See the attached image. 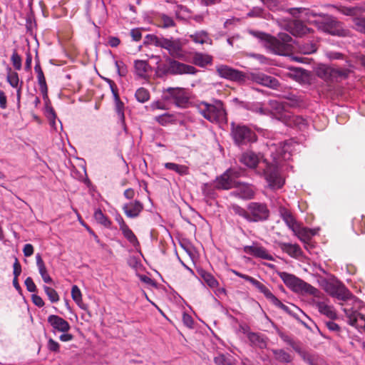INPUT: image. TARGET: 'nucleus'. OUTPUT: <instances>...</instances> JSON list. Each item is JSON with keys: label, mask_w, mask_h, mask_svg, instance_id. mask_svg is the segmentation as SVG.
<instances>
[{"label": "nucleus", "mask_w": 365, "mask_h": 365, "mask_svg": "<svg viewBox=\"0 0 365 365\" xmlns=\"http://www.w3.org/2000/svg\"><path fill=\"white\" fill-rule=\"evenodd\" d=\"M319 283L323 289L330 296L343 301L345 303L348 302V301H352L354 305L357 307L361 306V301L353 296L349 290L340 282L334 279H327L322 278L319 281Z\"/></svg>", "instance_id": "obj_1"}, {"label": "nucleus", "mask_w": 365, "mask_h": 365, "mask_svg": "<svg viewBox=\"0 0 365 365\" xmlns=\"http://www.w3.org/2000/svg\"><path fill=\"white\" fill-rule=\"evenodd\" d=\"M277 275L285 285L294 292L309 294L317 299H321L324 296L318 289L292 274L285 272H278Z\"/></svg>", "instance_id": "obj_2"}, {"label": "nucleus", "mask_w": 365, "mask_h": 365, "mask_svg": "<svg viewBox=\"0 0 365 365\" xmlns=\"http://www.w3.org/2000/svg\"><path fill=\"white\" fill-rule=\"evenodd\" d=\"M235 214L250 222L264 221L268 219L269 210L264 203L252 202L245 209L239 205L232 206Z\"/></svg>", "instance_id": "obj_3"}, {"label": "nucleus", "mask_w": 365, "mask_h": 365, "mask_svg": "<svg viewBox=\"0 0 365 365\" xmlns=\"http://www.w3.org/2000/svg\"><path fill=\"white\" fill-rule=\"evenodd\" d=\"M197 107L199 113L211 123H220L227 121V113L223 103L220 100H213L210 103L201 101Z\"/></svg>", "instance_id": "obj_4"}, {"label": "nucleus", "mask_w": 365, "mask_h": 365, "mask_svg": "<svg viewBox=\"0 0 365 365\" xmlns=\"http://www.w3.org/2000/svg\"><path fill=\"white\" fill-rule=\"evenodd\" d=\"M145 43L166 49L173 58L182 59L184 57L182 45L179 39L165 38L148 34L145 37Z\"/></svg>", "instance_id": "obj_5"}, {"label": "nucleus", "mask_w": 365, "mask_h": 365, "mask_svg": "<svg viewBox=\"0 0 365 365\" xmlns=\"http://www.w3.org/2000/svg\"><path fill=\"white\" fill-rule=\"evenodd\" d=\"M251 34L259 38L264 46L272 53L278 55H284L286 51V42L291 38L287 34H281L280 37L283 41L262 32L251 31Z\"/></svg>", "instance_id": "obj_6"}, {"label": "nucleus", "mask_w": 365, "mask_h": 365, "mask_svg": "<svg viewBox=\"0 0 365 365\" xmlns=\"http://www.w3.org/2000/svg\"><path fill=\"white\" fill-rule=\"evenodd\" d=\"M341 305L350 325L359 329L365 327V308L361 301L359 307H355L352 301H348Z\"/></svg>", "instance_id": "obj_7"}, {"label": "nucleus", "mask_w": 365, "mask_h": 365, "mask_svg": "<svg viewBox=\"0 0 365 365\" xmlns=\"http://www.w3.org/2000/svg\"><path fill=\"white\" fill-rule=\"evenodd\" d=\"M157 71L163 74L183 75L195 74L197 69L192 66L179 62L170 58L166 59V63L157 66Z\"/></svg>", "instance_id": "obj_8"}, {"label": "nucleus", "mask_w": 365, "mask_h": 365, "mask_svg": "<svg viewBox=\"0 0 365 365\" xmlns=\"http://www.w3.org/2000/svg\"><path fill=\"white\" fill-rule=\"evenodd\" d=\"M231 134L235 143L238 145H245L257 140L255 133L245 125H236L235 123H232Z\"/></svg>", "instance_id": "obj_9"}, {"label": "nucleus", "mask_w": 365, "mask_h": 365, "mask_svg": "<svg viewBox=\"0 0 365 365\" xmlns=\"http://www.w3.org/2000/svg\"><path fill=\"white\" fill-rule=\"evenodd\" d=\"M264 175L269 186L272 189L281 188L284 184V179L275 165H267L264 170Z\"/></svg>", "instance_id": "obj_10"}, {"label": "nucleus", "mask_w": 365, "mask_h": 365, "mask_svg": "<svg viewBox=\"0 0 365 365\" xmlns=\"http://www.w3.org/2000/svg\"><path fill=\"white\" fill-rule=\"evenodd\" d=\"M240 176V172L230 169L216 179L215 186L218 189L228 190L237 185V178Z\"/></svg>", "instance_id": "obj_11"}, {"label": "nucleus", "mask_w": 365, "mask_h": 365, "mask_svg": "<svg viewBox=\"0 0 365 365\" xmlns=\"http://www.w3.org/2000/svg\"><path fill=\"white\" fill-rule=\"evenodd\" d=\"M268 109L269 115L283 122L287 121L288 117H290V113L287 110L286 106L277 101H269Z\"/></svg>", "instance_id": "obj_12"}, {"label": "nucleus", "mask_w": 365, "mask_h": 365, "mask_svg": "<svg viewBox=\"0 0 365 365\" xmlns=\"http://www.w3.org/2000/svg\"><path fill=\"white\" fill-rule=\"evenodd\" d=\"M253 286H255L261 293H262L264 297L272 302L274 306L280 308L281 309L288 312L289 308L287 306L284 305L282 303L272 292L262 282L254 279L252 282L251 283Z\"/></svg>", "instance_id": "obj_13"}, {"label": "nucleus", "mask_w": 365, "mask_h": 365, "mask_svg": "<svg viewBox=\"0 0 365 365\" xmlns=\"http://www.w3.org/2000/svg\"><path fill=\"white\" fill-rule=\"evenodd\" d=\"M47 320L48 323L52 327V331L54 334L57 332L69 331L71 329L70 324L66 319L58 315H49Z\"/></svg>", "instance_id": "obj_14"}, {"label": "nucleus", "mask_w": 365, "mask_h": 365, "mask_svg": "<svg viewBox=\"0 0 365 365\" xmlns=\"http://www.w3.org/2000/svg\"><path fill=\"white\" fill-rule=\"evenodd\" d=\"M216 71L220 76L232 81H240L244 78L242 72L233 69L226 65H220L216 67Z\"/></svg>", "instance_id": "obj_15"}, {"label": "nucleus", "mask_w": 365, "mask_h": 365, "mask_svg": "<svg viewBox=\"0 0 365 365\" xmlns=\"http://www.w3.org/2000/svg\"><path fill=\"white\" fill-rule=\"evenodd\" d=\"M252 80L264 86H267L273 89L279 87L278 81L272 76H267L262 73H253L251 74Z\"/></svg>", "instance_id": "obj_16"}, {"label": "nucleus", "mask_w": 365, "mask_h": 365, "mask_svg": "<svg viewBox=\"0 0 365 365\" xmlns=\"http://www.w3.org/2000/svg\"><path fill=\"white\" fill-rule=\"evenodd\" d=\"M317 75L326 81H334L339 76H345V73L331 67L323 66L318 68Z\"/></svg>", "instance_id": "obj_17"}, {"label": "nucleus", "mask_w": 365, "mask_h": 365, "mask_svg": "<svg viewBox=\"0 0 365 365\" xmlns=\"http://www.w3.org/2000/svg\"><path fill=\"white\" fill-rule=\"evenodd\" d=\"M143 209V204L138 200L130 202L123 206V210L125 215L130 218H135L138 217Z\"/></svg>", "instance_id": "obj_18"}, {"label": "nucleus", "mask_w": 365, "mask_h": 365, "mask_svg": "<svg viewBox=\"0 0 365 365\" xmlns=\"http://www.w3.org/2000/svg\"><path fill=\"white\" fill-rule=\"evenodd\" d=\"M235 188H236L235 195L242 199H251L255 195V189L249 184L237 181Z\"/></svg>", "instance_id": "obj_19"}, {"label": "nucleus", "mask_w": 365, "mask_h": 365, "mask_svg": "<svg viewBox=\"0 0 365 365\" xmlns=\"http://www.w3.org/2000/svg\"><path fill=\"white\" fill-rule=\"evenodd\" d=\"M323 31L336 36H345L346 31L341 29V26L339 23L331 21L322 23L319 26Z\"/></svg>", "instance_id": "obj_20"}, {"label": "nucleus", "mask_w": 365, "mask_h": 365, "mask_svg": "<svg viewBox=\"0 0 365 365\" xmlns=\"http://www.w3.org/2000/svg\"><path fill=\"white\" fill-rule=\"evenodd\" d=\"M134 72L140 78L145 79L151 72V67L144 60H135L134 61Z\"/></svg>", "instance_id": "obj_21"}, {"label": "nucleus", "mask_w": 365, "mask_h": 365, "mask_svg": "<svg viewBox=\"0 0 365 365\" xmlns=\"http://www.w3.org/2000/svg\"><path fill=\"white\" fill-rule=\"evenodd\" d=\"M108 81L110 83V86L112 93L113 94L114 101H115V111H116V113H117V114L118 115V118H119L120 120L121 121V123H124V120H125L124 104L120 101V99L119 98L118 93V92H117L115 88L114 83L112 81H110V80H108Z\"/></svg>", "instance_id": "obj_22"}, {"label": "nucleus", "mask_w": 365, "mask_h": 365, "mask_svg": "<svg viewBox=\"0 0 365 365\" xmlns=\"http://www.w3.org/2000/svg\"><path fill=\"white\" fill-rule=\"evenodd\" d=\"M245 252L247 254L252 255L256 257H259L264 259L273 260L272 256L267 252V250L259 246H247L245 247Z\"/></svg>", "instance_id": "obj_23"}, {"label": "nucleus", "mask_w": 365, "mask_h": 365, "mask_svg": "<svg viewBox=\"0 0 365 365\" xmlns=\"http://www.w3.org/2000/svg\"><path fill=\"white\" fill-rule=\"evenodd\" d=\"M270 150L272 153H273V150H276V153L273 155V158L274 160H278L280 159L286 160H288L290 157L289 146L284 142L279 143L278 148H277L275 145H272L270 147Z\"/></svg>", "instance_id": "obj_24"}, {"label": "nucleus", "mask_w": 365, "mask_h": 365, "mask_svg": "<svg viewBox=\"0 0 365 365\" xmlns=\"http://www.w3.org/2000/svg\"><path fill=\"white\" fill-rule=\"evenodd\" d=\"M314 302L322 314L325 315L330 319H334L336 318V313L334 307L327 302L314 300Z\"/></svg>", "instance_id": "obj_25"}, {"label": "nucleus", "mask_w": 365, "mask_h": 365, "mask_svg": "<svg viewBox=\"0 0 365 365\" xmlns=\"http://www.w3.org/2000/svg\"><path fill=\"white\" fill-rule=\"evenodd\" d=\"M259 156L252 151H247L244 153L240 159L242 163L250 168H255L259 163Z\"/></svg>", "instance_id": "obj_26"}, {"label": "nucleus", "mask_w": 365, "mask_h": 365, "mask_svg": "<svg viewBox=\"0 0 365 365\" xmlns=\"http://www.w3.org/2000/svg\"><path fill=\"white\" fill-rule=\"evenodd\" d=\"M281 250L293 258H298L302 255L300 247L297 244L282 242L279 244Z\"/></svg>", "instance_id": "obj_27"}, {"label": "nucleus", "mask_w": 365, "mask_h": 365, "mask_svg": "<svg viewBox=\"0 0 365 365\" xmlns=\"http://www.w3.org/2000/svg\"><path fill=\"white\" fill-rule=\"evenodd\" d=\"M170 96L175 99V104L178 106H182L187 103V98L185 95V90L180 88H170L168 89Z\"/></svg>", "instance_id": "obj_28"}, {"label": "nucleus", "mask_w": 365, "mask_h": 365, "mask_svg": "<svg viewBox=\"0 0 365 365\" xmlns=\"http://www.w3.org/2000/svg\"><path fill=\"white\" fill-rule=\"evenodd\" d=\"M36 266L38 267L39 274L41 277H42L43 281L45 283H52L53 280L52 278L50 277L47 268L45 265V263L43 260L42 259V257L40 254H37L36 255Z\"/></svg>", "instance_id": "obj_29"}, {"label": "nucleus", "mask_w": 365, "mask_h": 365, "mask_svg": "<svg viewBox=\"0 0 365 365\" xmlns=\"http://www.w3.org/2000/svg\"><path fill=\"white\" fill-rule=\"evenodd\" d=\"M280 215L288 227L293 232L299 225V222L295 220L292 213L286 208L281 207L279 210Z\"/></svg>", "instance_id": "obj_30"}, {"label": "nucleus", "mask_w": 365, "mask_h": 365, "mask_svg": "<svg viewBox=\"0 0 365 365\" xmlns=\"http://www.w3.org/2000/svg\"><path fill=\"white\" fill-rule=\"evenodd\" d=\"M35 71L37 74V81L39 86V89L41 93L44 96H47L48 88L46 85V78L43 72L41 69L39 62L38 61L34 67Z\"/></svg>", "instance_id": "obj_31"}, {"label": "nucleus", "mask_w": 365, "mask_h": 365, "mask_svg": "<svg viewBox=\"0 0 365 365\" xmlns=\"http://www.w3.org/2000/svg\"><path fill=\"white\" fill-rule=\"evenodd\" d=\"M212 61V58L211 56L200 52L195 53L192 56L193 63L200 67H205L207 65L210 64Z\"/></svg>", "instance_id": "obj_32"}, {"label": "nucleus", "mask_w": 365, "mask_h": 365, "mask_svg": "<svg viewBox=\"0 0 365 365\" xmlns=\"http://www.w3.org/2000/svg\"><path fill=\"white\" fill-rule=\"evenodd\" d=\"M293 232L299 237L300 240L303 242L309 240L312 236L315 235V232L312 230L302 227L300 224H299Z\"/></svg>", "instance_id": "obj_33"}, {"label": "nucleus", "mask_w": 365, "mask_h": 365, "mask_svg": "<svg viewBox=\"0 0 365 365\" xmlns=\"http://www.w3.org/2000/svg\"><path fill=\"white\" fill-rule=\"evenodd\" d=\"M198 274L207 284V286L211 289H215L218 287L219 282L211 273L205 270L200 269L198 271Z\"/></svg>", "instance_id": "obj_34"}, {"label": "nucleus", "mask_w": 365, "mask_h": 365, "mask_svg": "<svg viewBox=\"0 0 365 365\" xmlns=\"http://www.w3.org/2000/svg\"><path fill=\"white\" fill-rule=\"evenodd\" d=\"M284 122L289 125H293L300 130L304 129L307 125V120L302 116L293 115L291 114L290 117H288L287 120Z\"/></svg>", "instance_id": "obj_35"}, {"label": "nucleus", "mask_w": 365, "mask_h": 365, "mask_svg": "<svg viewBox=\"0 0 365 365\" xmlns=\"http://www.w3.org/2000/svg\"><path fill=\"white\" fill-rule=\"evenodd\" d=\"M6 80L11 87L18 88V93H19L21 86H19V75L16 71H13L11 68H7Z\"/></svg>", "instance_id": "obj_36"}, {"label": "nucleus", "mask_w": 365, "mask_h": 365, "mask_svg": "<svg viewBox=\"0 0 365 365\" xmlns=\"http://www.w3.org/2000/svg\"><path fill=\"white\" fill-rule=\"evenodd\" d=\"M164 165L168 170H173L180 175L189 174V168L187 165H179L174 163H166Z\"/></svg>", "instance_id": "obj_37"}, {"label": "nucleus", "mask_w": 365, "mask_h": 365, "mask_svg": "<svg viewBox=\"0 0 365 365\" xmlns=\"http://www.w3.org/2000/svg\"><path fill=\"white\" fill-rule=\"evenodd\" d=\"M190 38L196 43H210L211 44L212 40L209 38L208 34L203 31L196 32L190 36Z\"/></svg>", "instance_id": "obj_38"}, {"label": "nucleus", "mask_w": 365, "mask_h": 365, "mask_svg": "<svg viewBox=\"0 0 365 365\" xmlns=\"http://www.w3.org/2000/svg\"><path fill=\"white\" fill-rule=\"evenodd\" d=\"M71 297L81 309H86V306L82 299L81 292L77 285H73L71 288Z\"/></svg>", "instance_id": "obj_39"}, {"label": "nucleus", "mask_w": 365, "mask_h": 365, "mask_svg": "<svg viewBox=\"0 0 365 365\" xmlns=\"http://www.w3.org/2000/svg\"><path fill=\"white\" fill-rule=\"evenodd\" d=\"M123 236L127 239V240L134 247H136L139 245V242L133 233V232L129 228L128 226L124 227L120 230Z\"/></svg>", "instance_id": "obj_40"}, {"label": "nucleus", "mask_w": 365, "mask_h": 365, "mask_svg": "<svg viewBox=\"0 0 365 365\" xmlns=\"http://www.w3.org/2000/svg\"><path fill=\"white\" fill-rule=\"evenodd\" d=\"M248 339L254 346H259L261 349L266 346V342L258 334L250 333Z\"/></svg>", "instance_id": "obj_41"}, {"label": "nucleus", "mask_w": 365, "mask_h": 365, "mask_svg": "<svg viewBox=\"0 0 365 365\" xmlns=\"http://www.w3.org/2000/svg\"><path fill=\"white\" fill-rule=\"evenodd\" d=\"M155 119L158 123L164 126L173 123L175 120L174 115L169 113H164L156 116Z\"/></svg>", "instance_id": "obj_42"}, {"label": "nucleus", "mask_w": 365, "mask_h": 365, "mask_svg": "<svg viewBox=\"0 0 365 365\" xmlns=\"http://www.w3.org/2000/svg\"><path fill=\"white\" fill-rule=\"evenodd\" d=\"M135 98L138 101L145 103L150 98V93L148 91L144 88H138L135 92Z\"/></svg>", "instance_id": "obj_43"}, {"label": "nucleus", "mask_w": 365, "mask_h": 365, "mask_svg": "<svg viewBox=\"0 0 365 365\" xmlns=\"http://www.w3.org/2000/svg\"><path fill=\"white\" fill-rule=\"evenodd\" d=\"M273 353L275 356L276 359L281 362H289L292 360L291 356L282 349L274 350Z\"/></svg>", "instance_id": "obj_44"}, {"label": "nucleus", "mask_w": 365, "mask_h": 365, "mask_svg": "<svg viewBox=\"0 0 365 365\" xmlns=\"http://www.w3.org/2000/svg\"><path fill=\"white\" fill-rule=\"evenodd\" d=\"M95 219L101 224L103 225L105 227H110V221L108 219V217L102 212L101 210H98L94 213Z\"/></svg>", "instance_id": "obj_45"}, {"label": "nucleus", "mask_w": 365, "mask_h": 365, "mask_svg": "<svg viewBox=\"0 0 365 365\" xmlns=\"http://www.w3.org/2000/svg\"><path fill=\"white\" fill-rule=\"evenodd\" d=\"M43 289H44L46 295L48 296L49 300L52 303L58 302L59 296H58L57 292L54 289L51 288L47 286H44Z\"/></svg>", "instance_id": "obj_46"}, {"label": "nucleus", "mask_w": 365, "mask_h": 365, "mask_svg": "<svg viewBox=\"0 0 365 365\" xmlns=\"http://www.w3.org/2000/svg\"><path fill=\"white\" fill-rule=\"evenodd\" d=\"M11 63L14 67V68L17 71L21 69L22 61L21 56L17 53L16 51H14L11 57Z\"/></svg>", "instance_id": "obj_47"}, {"label": "nucleus", "mask_w": 365, "mask_h": 365, "mask_svg": "<svg viewBox=\"0 0 365 365\" xmlns=\"http://www.w3.org/2000/svg\"><path fill=\"white\" fill-rule=\"evenodd\" d=\"M214 361L217 365H232L230 358L224 354H219L214 358Z\"/></svg>", "instance_id": "obj_48"}, {"label": "nucleus", "mask_w": 365, "mask_h": 365, "mask_svg": "<svg viewBox=\"0 0 365 365\" xmlns=\"http://www.w3.org/2000/svg\"><path fill=\"white\" fill-rule=\"evenodd\" d=\"M363 9L359 7H343L341 11L347 16H356L358 12L362 11Z\"/></svg>", "instance_id": "obj_49"}, {"label": "nucleus", "mask_w": 365, "mask_h": 365, "mask_svg": "<svg viewBox=\"0 0 365 365\" xmlns=\"http://www.w3.org/2000/svg\"><path fill=\"white\" fill-rule=\"evenodd\" d=\"M299 50L302 53L304 54H310L317 51L316 45L314 43H309V44H304L302 45L299 47Z\"/></svg>", "instance_id": "obj_50"}, {"label": "nucleus", "mask_w": 365, "mask_h": 365, "mask_svg": "<svg viewBox=\"0 0 365 365\" xmlns=\"http://www.w3.org/2000/svg\"><path fill=\"white\" fill-rule=\"evenodd\" d=\"M160 24L163 28H168L174 26L173 19L165 14L160 16Z\"/></svg>", "instance_id": "obj_51"}, {"label": "nucleus", "mask_w": 365, "mask_h": 365, "mask_svg": "<svg viewBox=\"0 0 365 365\" xmlns=\"http://www.w3.org/2000/svg\"><path fill=\"white\" fill-rule=\"evenodd\" d=\"M47 348L51 351L58 352L60 349V344L52 338H49L47 342Z\"/></svg>", "instance_id": "obj_52"}, {"label": "nucleus", "mask_w": 365, "mask_h": 365, "mask_svg": "<svg viewBox=\"0 0 365 365\" xmlns=\"http://www.w3.org/2000/svg\"><path fill=\"white\" fill-rule=\"evenodd\" d=\"M354 21L356 29L360 32L365 33V19L356 18Z\"/></svg>", "instance_id": "obj_53"}, {"label": "nucleus", "mask_w": 365, "mask_h": 365, "mask_svg": "<svg viewBox=\"0 0 365 365\" xmlns=\"http://www.w3.org/2000/svg\"><path fill=\"white\" fill-rule=\"evenodd\" d=\"M115 67L120 76H125L127 73V68L123 62L115 61Z\"/></svg>", "instance_id": "obj_54"}, {"label": "nucleus", "mask_w": 365, "mask_h": 365, "mask_svg": "<svg viewBox=\"0 0 365 365\" xmlns=\"http://www.w3.org/2000/svg\"><path fill=\"white\" fill-rule=\"evenodd\" d=\"M25 286L26 287V289L30 292H36V286L34 284L33 279L31 277H29L25 279L24 282Z\"/></svg>", "instance_id": "obj_55"}, {"label": "nucleus", "mask_w": 365, "mask_h": 365, "mask_svg": "<svg viewBox=\"0 0 365 365\" xmlns=\"http://www.w3.org/2000/svg\"><path fill=\"white\" fill-rule=\"evenodd\" d=\"M13 267H14V277L18 278L21 272V266L16 257H15V261H14Z\"/></svg>", "instance_id": "obj_56"}, {"label": "nucleus", "mask_w": 365, "mask_h": 365, "mask_svg": "<svg viewBox=\"0 0 365 365\" xmlns=\"http://www.w3.org/2000/svg\"><path fill=\"white\" fill-rule=\"evenodd\" d=\"M182 322L185 325L189 328H192L193 326V319L190 315L184 313L182 315Z\"/></svg>", "instance_id": "obj_57"}, {"label": "nucleus", "mask_w": 365, "mask_h": 365, "mask_svg": "<svg viewBox=\"0 0 365 365\" xmlns=\"http://www.w3.org/2000/svg\"><path fill=\"white\" fill-rule=\"evenodd\" d=\"M130 35L133 41H138L142 38L141 31L139 29H134L130 31Z\"/></svg>", "instance_id": "obj_58"}, {"label": "nucleus", "mask_w": 365, "mask_h": 365, "mask_svg": "<svg viewBox=\"0 0 365 365\" xmlns=\"http://www.w3.org/2000/svg\"><path fill=\"white\" fill-rule=\"evenodd\" d=\"M25 257H30L34 254V247L31 244H26L23 248Z\"/></svg>", "instance_id": "obj_59"}, {"label": "nucleus", "mask_w": 365, "mask_h": 365, "mask_svg": "<svg viewBox=\"0 0 365 365\" xmlns=\"http://www.w3.org/2000/svg\"><path fill=\"white\" fill-rule=\"evenodd\" d=\"M325 324L327 329L331 331L338 332L340 330L339 326L332 321H328Z\"/></svg>", "instance_id": "obj_60"}, {"label": "nucleus", "mask_w": 365, "mask_h": 365, "mask_svg": "<svg viewBox=\"0 0 365 365\" xmlns=\"http://www.w3.org/2000/svg\"><path fill=\"white\" fill-rule=\"evenodd\" d=\"M61 334L59 336V339L61 341L67 342V341H72L73 339V335L70 334L69 331L61 332Z\"/></svg>", "instance_id": "obj_61"}, {"label": "nucleus", "mask_w": 365, "mask_h": 365, "mask_svg": "<svg viewBox=\"0 0 365 365\" xmlns=\"http://www.w3.org/2000/svg\"><path fill=\"white\" fill-rule=\"evenodd\" d=\"M32 302L33 303L38 307H42L44 305V302L43 299L36 294H34L32 296Z\"/></svg>", "instance_id": "obj_62"}, {"label": "nucleus", "mask_w": 365, "mask_h": 365, "mask_svg": "<svg viewBox=\"0 0 365 365\" xmlns=\"http://www.w3.org/2000/svg\"><path fill=\"white\" fill-rule=\"evenodd\" d=\"M255 111L261 115H269L268 107L264 108L261 104H257L255 106Z\"/></svg>", "instance_id": "obj_63"}, {"label": "nucleus", "mask_w": 365, "mask_h": 365, "mask_svg": "<svg viewBox=\"0 0 365 365\" xmlns=\"http://www.w3.org/2000/svg\"><path fill=\"white\" fill-rule=\"evenodd\" d=\"M7 106V98L4 91L0 90V108L5 109Z\"/></svg>", "instance_id": "obj_64"}]
</instances>
